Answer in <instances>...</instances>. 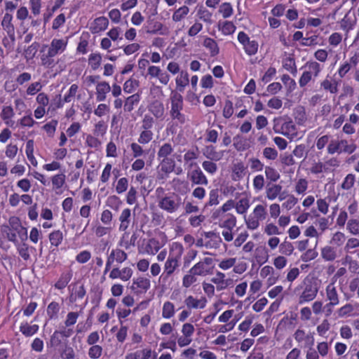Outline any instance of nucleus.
Returning <instances> with one entry per match:
<instances>
[{"label":"nucleus","mask_w":359,"mask_h":359,"mask_svg":"<svg viewBox=\"0 0 359 359\" xmlns=\"http://www.w3.org/2000/svg\"><path fill=\"white\" fill-rule=\"evenodd\" d=\"M73 334V330L71 328H62L60 330H55L50 337L47 346L52 348H57L62 344V339L69 338Z\"/></svg>","instance_id":"1a4fd4ad"},{"label":"nucleus","mask_w":359,"mask_h":359,"mask_svg":"<svg viewBox=\"0 0 359 359\" xmlns=\"http://www.w3.org/2000/svg\"><path fill=\"white\" fill-rule=\"evenodd\" d=\"M321 256L325 261H333L337 257V252L334 248L325 246L321 250Z\"/></svg>","instance_id":"e433bc0d"},{"label":"nucleus","mask_w":359,"mask_h":359,"mask_svg":"<svg viewBox=\"0 0 359 359\" xmlns=\"http://www.w3.org/2000/svg\"><path fill=\"white\" fill-rule=\"evenodd\" d=\"M213 269V259L205 257L203 261L196 263L191 267L189 270V273H193L197 276H205L208 274H212Z\"/></svg>","instance_id":"423d86ee"},{"label":"nucleus","mask_w":359,"mask_h":359,"mask_svg":"<svg viewBox=\"0 0 359 359\" xmlns=\"http://www.w3.org/2000/svg\"><path fill=\"white\" fill-rule=\"evenodd\" d=\"M174 152V147L169 142H165L160 146L157 152L158 159L163 158L170 157L172 154Z\"/></svg>","instance_id":"a878e982"},{"label":"nucleus","mask_w":359,"mask_h":359,"mask_svg":"<svg viewBox=\"0 0 359 359\" xmlns=\"http://www.w3.org/2000/svg\"><path fill=\"white\" fill-rule=\"evenodd\" d=\"M327 298L330 300V305H337L339 304L338 294L334 284L331 283L326 288Z\"/></svg>","instance_id":"7c9ffc66"},{"label":"nucleus","mask_w":359,"mask_h":359,"mask_svg":"<svg viewBox=\"0 0 359 359\" xmlns=\"http://www.w3.org/2000/svg\"><path fill=\"white\" fill-rule=\"evenodd\" d=\"M130 148L134 158H139L148 153L143 149L140 144H139L138 142H133L130 144Z\"/></svg>","instance_id":"052dcab7"},{"label":"nucleus","mask_w":359,"mask_h":359,"mask_svg":"<svg viewBox=\"0 0 359 359\" xmlns=\"http://www.w3.org/2000/svg\"><path fill=\"white\" fill-rule=\"evenodd\" d=\"M347 229L353 235L359 234V219H349L347 223Z\"/></svg>","instance_id":"680f3d73"},{"label":"nucleus","mask_w":359,"mask_h":359,"mask_svg":"<svg viewBox=\"0 0 359 359\" xmlns=\"http://www.w3.org/2000/svg\"><path fill=\"white\" fill-rule=\"evenodd\" d=\"M355 149V144H348V141L346 140H341L340 141L332 140L328 144L327 152L330 154H333L336 152L352 154Z\"/></svg>","instance_id":"39448f33"},{"label":"nucleus","mask_w":359,"mask_h":359,"mask_svg":"<svg viewBox=\"0 0 359 359\" xmlns=\"http://www.w3.org/2000/svg\"><path fill=\"white\" fill-rule=\"evenodd\" d=\"M111 255L114 257L115 261L118 263H122L128 258V255L121 249L112 250L111 252Z\"/></svg>","instance_id":"4d7b16f0"},{"label":"nucleus","mask_w":359,"mask_h":359,"mask_svg":"<svg viewBox=\"0 0 359 359\" xmlns=\"http://www.w3.org/2000/svg\"><path fill=\"white\" fill-rule=\"evenodd\" d=\"M140 101V95L139 93H135L128 97L123 104V109L126 112H131L135 106H137Z\"/></svg>","instance_id":"4be33fe9"},{"label":"nucleus","mask_w":359,"mask_h":359,"mask_svg":"<svg viewBox=\"0 0 359 359\" xmlns=\"http://www.w3.org/2000/svg\"><path fill=\"white\" fill-rule=\"evenodd\" d=\"M282 190V186L276 184H268L266 189V198L269 200L275 199L280 195Z\"/></svg>","instance_id":"cd10ccee"},{"label":"nucleus","mask_w":359,"mask_h":359,"mask_svg":"<svg viewBox=\"0 0 359 359\" xmlns=\"http://www.w3.org/2000/svg\"><path fill=\"white\" fill-rule=\"evenodd\" d=\"M232 171V180L234 181H238L245 176L246 173V167L243 163H237L234 164Z\"/></svg>","instance_id":"bb28decb"},{"label":"nucleus","mask_w":359,"mask_h":359,"mask_svg":"<svg viewBox=\"0 0 359 359\" xmlns=\"http://www.w3.org/2000/svg\"><path fill=\"white\" fill-rule=\"evenodd\" d=\"M236 224V218L232 215H228L227 218L220 224L221 227L228 230L233 229Z\"/></svg>","instance_id":"0e129e2a"},{"label":"nucleus","mask_w":359,"mask_h":359,"mask_svg":"<svg viewBox=\"0 0 359 359\" xmlns=\"http://www.w3.org/2000/svg\"><path fill=\"white\" fill-rule=\"evenodd\" d=\"M213 161H205L202 163L203 168L210 174H215L217 170V165Z\"/></svg>","instance_id":"774afa93"},{"label":"nucleus","mask_w":359,"mask_h":359,"mask_svg":"<svg viewBox=\"0 0 359 359\" xmlns=\"http://www.w3.org/2000/svg\"><path fill=\"white\" fill-rule=\"evenodd\" d=\"M245 222L248 229L251 230L257 229L259 226V220L252 215H249L248 218L245 217Z\"/></svg>","instance_id":"e2e57ef3"},{"label":"nucleus","mask_w":359,"mask_h":359,"mask_svg":"<svg viewBox=\"0 0 359 359\" xmlns=\"http://www.w3.org/2000/svg\"><path fill=\"white\" fill-rule=\"evenodd\" d=\"M158 198L159 208L169 213L175 212L180 207L181 198L175 194H172L161 198L158 197Z\"/></svg>","instance_id":"20e7f679"},{"label":"nucleus","mask_w":359,"mask_h":359,"mask_svg":"<svg viewBox=\"0 0 359 359\" xmlns=\"http://www.w3.org/2000/svg\"><path fill=\"white\" fill-rule=\"evenodd\" d=\"M157 354L150 348H144L126 355V359H156Z\"/></svg>","instance_id":"4468645a"},{"label":"nucleus","mask_w":359,"mask_h":359,"mask_svg":"<svg viewBox=\"0 0 359 359\" xmlns=\"http://www.w3.org/2000/svg\"><path fill=\"white\" fill-rule=\"evenodd\" d=\"M158 160L160 161L161 172H158V178L161 180L167 178L168 175L175 170V159L171 157H167Z\"/></svg>","instance_id":"9d476101"},{"label":"nucleus","mask_w":359,"mask_h":359,"mask_svg":"<svg viewBox=\"0 0 359 359\" xmlns=\"http://www.w3.org/2000/svg\"><path fill=\"white\" fill-rule=\"evenodd\" d=\"M39 329L38 325H30L27 322L22 323L20 326V332L26 337H32L39 331Z\"/></svg>","instance_id":"412c9836"},{"label":"nucleus","mask_w":359,"mask_h":359,"mask_svg":"<svg viewBox=\"0 0 359 359\" xmlns=\"http://www.w3.org/2000/svg\"><path fill=\"white\" fill-rule=\"evenodd\" d=\"M121 203L120 198L115 195L109 196L106 202L107 206L115 210H118Z\"/></svg>","instance_id":"5fc2aeb1"},{"label":"nucleus","mask_w":359,"mask_h":359,"mask_svg":"<svg viewBox=\"0 0 359 359\" xmlns=\"http://www.w3.org/2000/svg\"><path fill=\"white\" fill-rule=\"evenodd\" d=\"M109 25V20L106 17H99L94 20L93 26L91 27L93 33H98L105 30Z\"/></svg>","instance_id":"b1692460"},{"label":"nucleus","mask_w":359,"mask_h":359,"mask_svg":"<svg viewBox=\"0 0 359 359\" xmlns=\"http://www.w3.org/2000/svg\"><path fill=\"white\" fill-rule=\"evenodd\" d=\"M219 191L217 189H212L209 193V200L205 203V208L219 204Z\"/></svg>","instance_id":"8fccbe9b"},{"label":"nucleus","mask_w":359,"mask_h":359,"mask_svg":"<svg viewBox=\"0 0 359 359\" xmlns=\"http://www.w3.org/2000/svg\"><path fill=\"white\" fill-rule=\"evenodd\" d=\"M79 316V314L78 312H69L67 315L66 320H65V328L68 329V327L74 325L76 323Z\"/></svg>","instance_id":"bf43d9fd"},{"label":"nucleus","mask_w":359,"mask_h":359,"mask_svg":"<svg viewBox=\"0 0 359 359\" xmlns=\"http://www.w3.org/2000/svg\"><path fill=\"white\" fill-rule=\"evenodd\" d=\"M154 133L151 130H142L138 137L137 142L141 144H148L153 138Z\"/></svg>","instance_id":"603ef678"},{"label":"nucleus","mask_w":359,"mask_h":359,"mask_svg":"<svg viewBox=\"0 0 359 359\" xmlns=\"http://www.w3.org/2000/svg\"><path fill=\"white\" fill-rule=\"evenodd\" d=\"M191 181L196 184L207 185L208 183L206 177L199 168L191 171Z\"/></svg>","instance_id":"393cba45"},{"label":"nucleus","mask_w":359,"mask_h":359,"mask_svg":"<svg viewBox=\"0 0 359 359\" xmlns=\"http://www.w3.org/2000/svg\"><path fill=\"white\" fill-rule=\"evenodd\" d=\"M306 67L309 70L305 71L299 79V83L301 87H304L311 80L312 75L318 76L320 72V66L316 62H308Z\"/></svg>","instance_id":"0eeeda50"},{"label":"nucleus","mask_w":359,"mask_h":359,"mask_svg":"<svg viewBox=\"0 0 359 359\" xmlns=\"http://www.w3.org/2000/svg\"><path fill=\"white\" fill-rule=\"evenodd\" d=\"M151 286L150 280L144 277L133 279L130 289L137 293L146 292Z\"/></svg>","instance_id":"2eb2a0df"},{"label":"nucleus","mask_w":359,"mask_h":359,"mask_svg":"<svg viewBox=\"0 0 359 359\" xmlns=\"http://www.w3.org/2000/svg\"><path fill=\"white\" fill-rule=\"evenodd\" d=\"M243 315V313H241L235 315L234 318L229 322V323L226 325H221L219 332L222 333L226 332L228 331H230L233 330L234 326L236 325V323L242 318Z\"/></svg>","instance_id":"c03bdc74"},{"label":"nucleus","mask_w":359,"mask_h":359,"mask_svg":"<svg viewBox=\"0 0 359 359\" xmlns=\"http://www.w3.org/2000/svg\"><path fill=\"white\" fill-rule=\"evenodd\" d=\"M0 116L6 124L12 126L11 118L14 116V111L11 106L4 107Z\"/></svg>","instance_id":"58836bf2"},{"label":"nucleus","mask_w":359,"mask_h":359,"mask_svg":"<svg viewBox=\"0 0 359 359\" xmlns=\"http://www.w3.org/2000/svg\"><path fill=\"white\" fill-rule=\"evenodd\" d=\"M203 46L209 50L212 57L217 55L219 52V48L217 42L211 38H205L203 41Z\"/></svg>","instance_id":"f704fd0d"},{"label":"nucleus","mask_w":359,"mask_h":359,"mask_svg":"<svg viewBox=\"0 0 359 359\" xmlns=\"http://www.w3.org/2000/svg\"><path fill=\"white\" fill-rule=\"evenodd\" d=\"M131 219V210L129 208L124 209L119 217V221L121 222L119 226V230L126 231L128 228Z\"/></svg>","instance_id":"5701e85b"},{"label":"nucleus","mask_w":359,"mask_h":359,"mask_svg":"<svg viewBox=\"0 0 359 359\" xmlns=\"http://www.w3.org/2000/svg\"><path fill=\"white\" fill-rule=\"evenodd\" d=\"M304 288L299 296V304H303L314 299L318 292V283L316 280L311 278H306L304 281Z\"/></svg>","instance_id":"7ed1b4c3"},{"label":"nucleus","mask_w":359,"mask_h":359,"mask_svg":"<svg viewBox=\"0 0 359 359\" xmlns=\"http://www.w3.org/2000/svg\"><path fill=\"white\" fill-rule=\"evenodd\" d=\"M207 302V299L205 297L198 299L192 295L188 296L184 299V304L189 309H203L205 307Z\"/></svg>","instance_id":"f3484780"},{"label":"nucleus","mask_w":359,"mask_h":359,"mask_svg":"<svg viewBox=\"0 0 359 359\" xmlns=\"http://www.w3.org/2000/svg\"><path fill=\"white\" fill-rule=\"evenodd\" d=\"M203 156L210 161H218L222 159L223 154L221 151H217L213 145H207L202 150Z\"/></svg>","instance_id":"a211bd4d"},{"label":"nucleus","mask_w":359,"mask_h":359,"mask_svg":"<svg viewBox=\"0 0 359 359\" xmlns=\"http://www.w3.org/2000/svg\"><path fill=\"white\" fill-rule=\"evenodd\" d=\"M139 86V81L134 79L127 80L123 84V91L126 93H133Z\"/></svg>","instance_id":"09e8293b"},{"label":"nucleus","mask_w":359,"mask_h":359,"mask_svg":"<svg viewBox=\"0 0 359 359\" xmlns=\"http://www.w3.org/2000/svg\"><path fill=\"white\" fill-rule=\"evenodd\" d=\"M233 146L238 151H244L246 149V146L248 145L247 142L244 140L241 135H237L233 139Z\"/></svg>","instance_id":"13d9d810"},{"label":"nucleus","mask_w":359,"mask_h":359,"mask_svg":"<svg viewBox=\"0 0 359 359\" xmlns=\"http://www.w3.org/2000/svg\"><path fill=\"white\" fill-rule=\"evenodd\" d=\"M184 252L182 245L178 242L172 243L170 252L163 267V273L165 278L170 277L175 271L179 267L182 255Z\"/></svg>","instance_id":"f257e3e1"},{"label":"nucleus","mask_w":359,"mask_h":359,"mask_svg":"<svg viewBox=\"0 0 359 359\" xmlns=\"http://www.w3.org/2000/svg\"><path fill=\"white\" fill-rule=\"evenodd\" d=\"M238 40L243 45L247 55L251 56L258 51L259 44L257 41H250L249 36L244 32H240L238 34Z\"/></svg>","instance_id":"6e6552de"},{"label":"nucleus","mask_w":359,"mask_h":359,"mask_svg":"<svg viewBox=\"0 0 359 359\" xmlns=\"http://www.w3.org/2000/svg\"><path fill=\"white\" fill-rule=\"evenodd\" d=\"M294 249L293 245L290 242L287 241L286 239L279 246V252L286 256L291 255Z\"/></svg>","instance_id":"de8ad7c7"},{"label":"nucleus","mask_w":359,"mask_h":359,"mask_svg":"<svg viewBox=\"0 0 359 359\" xmlns=\"http://www.w3.org/2000/svg\"><path fill=\"white\" fill-rule=\"evenodd\" d=\"M67 46V39H53L50 44V48L56 53L60 54L64 52Z\"/></svg>","instance_id":"c85d7f7f"},{"label":"nucleus","mask_w":359,"mask_h":359,"mask_svg":"<svg viewBox=\"0 0 359 359\" xmlns=\"http://www.w3.org/2000/svg\"><path fill=\"white\" fill-rule=\"evenodd\" d=\"M111 90V87L107 81H102L96 86V99L98 102L106 100V95Z\"/></svg>","instance_id":"6ab92c4d"},{"label":"nucleus","mask_w":359,"mask_h":359,"mask_svg":"<svg viewBox=\"0 0 359 359\" xmlns=\"http://www.w3.org/2000/svg\"><path fill=\"white\" fill-rule=\"evenodd\" d=\"M13 15L8 13H5L3 20L1 22L2 28L6 32L8 36L13 43L15 40V27L12 23Z\"/></svg>","instance_id":"f8f14e48"},{"label":"nucleus","mask_w":359,"mask_h":359,"mask_svg":"<svg viewBox=\"0 0 359 359\" xmlns=\"http://www.w3.org/2000/svg\"><path fill=\"white\" fill-rule=\"evenodd\" d=\"M189 83V74L186 71H182L180 76L176 78L177 89L180 92H183L184 88Z\"/></svg>","instance_id":"473e14b6"},{"label":"nucleus","mask_w":359,"mask_h":359,"mask_svg":"<svg viewBox=\"0 0 359 359\" xmlns=\"http://www.w3.org/2000/svg\"><path fill=\"white\" fill-rule=\"evenodd\" d=\"M264 169V173L266 179L270 180L271 182H276L280 179V173L274 168L271 166H266Z\"/></svg>","instance_id":"ea45409f"},{"label":"nucleus","mask_w":359,"mask_h":359,"mask_svg":"<svg viewBox=\"0 0 359 359\" xmlns=\"http://www.w3.org/2000/svg\"><path fill=\"white\" fill-rule=\"evenodd\" d=\"M147 22L149 25V29L147 30L148 34H155L158 33L161 35H167L169 33L168 29L164 27L161 22L149 19Z\"/></svg>","instance_id":"dca6fc26"},{"label":"nucleus","mask_w":359,"mask_h":359,"mask_svg":"<svg viewBox=\"0 0 359 359\" xmlns=\"http://www.w3.org/2000/svg\"><path fill=\"white\" fill-rule=\"evenodd\" d=\"M102 353V348L99 345H92L88 350V355L90 358H99Z\"/></svg>","instance_id":"338daca9"},{"label":"nucleus","mask_w":359,"mask_h":359,"mask_svg":"<svg viewBox=\"0 0 359 359\" xmlns=\"http://www.w3.org/2000/svg\"><path fill=\"white\" fill-rule=\"evenodd\" d=\"M148 109L156 118H161L164 115L165 109L163 104L158 100L152 102L148 106Z\"/></svg>","instance_id":"aec40b11"},{"label":"nucleus","mask_w":359,"mask_h":359,"mask_svg":"<svg viewBox=\"0 0 359 359\" xmlns=\"http://www.w3.org/2000/svg\"><path fill=\"white\" fill-rule=\"evenodd\" d=\"M72 278V271L64 272L60 275V278L55 284V287L58 290L64 289Z\"/></svg>","instance_id":"2f4dec72"},{"label":"nucleus","mask_w":359,"mask_h":359,"mask_svg":"<svg viewBox=\"0 0 359 359\" xmlns=\"http://www.w3.org/2000/svg\"><path fill=\"white\" fill-rule=\"evenodd\" d=\"M235 208L238 213L244 214L250 208V200L245 197L241 198L236 204Z\"/></svg>","instance_id":"37998d69"},{"label":"nucleus","mask_w":359,"mask_h":359,"mask_svg":"<svg viewBox=\"0 0 359 359\" xmlns=\"http://www.w3.org/2000/svg\"><path fill=\"white\" fill-rule=\"evenodd\" d=\"M60 304L56 302H51L47 306L46 313L50 320H55L58 318L60 310Z\"/></svg>","instance_id":"c756f323"},{"label":"nucleus","mask_w":359,"mask_h":359,"mask_svg":"<svg viewBox=\"0 0 359 359\" xmlns=\"http://www.w3.org/2000/svg\"><path fill=\"white\" fill-rule=\"evenodd\" d=\"M189 8L187 6H183L176 10L172 15V20L175 22L181 21L189 13Z\"/></svg>","instance_id":"a18cd8bd"},{"label":"nucleus","mask_w":359,"mask_h":359,"mask_svg":"<svg viewBox=\"0 0 359 359\" xmlns=\"http://www.w3.org/2000/svg\"><path fill=\"white\" fill-rule=\"evenodd\" d=\"M170 100L171 104L170 113L183 110V97L180 93L176 90H172L170 95Z\"/></svg>","instance_id":"ddd939ff"},{"label":"nucleus","mask_w":359,"mask_h":359,"mask_svg":"<svg viewBox=\"0 0 359 359\" xmlns=\"http://www.w3.org/2000/svg\"><path fill=\"white\" fill-rule=\"evenodd\" d=\"M294 117L297 124L304 125L307 120L304 107L302 106L297 107L294 110Z\"/></svg>","instance_id":"c9c22d12"},{"label":"nucleus","mask_w":359,"mask_h":359,"mask_svg":"<svg viewBox=\"0 0 359 359\" xmlns=\"http://www.w3.org/2000/svg\"><path fill=\"white\" fill-rule=\"evenodd\" d=\"M102 62V55L100 53H91L88 57V65L93 70L97 69Z\"/></svg>","instance_id":"79ce46f5"},{"label":"nucleus","mask_w":359,"mask_h":359,"mask_svg":"<svg viewBox=\"0 0 359 359\" xmlns=\"http://www.w3.org/2000/svg\"><path fill=\"white\" fill-rule=\"evenodd\" d=\"M321 87L330 93L335 94L338 92V83L336 81L325 79L320 84Z\"/></svg>","instance_id":"a19ab883"},{"label":"nucleus","mask_w":359,"mask_h":359,"mask_svg":"<svg viewBox=\"0 0 359 359\" xmlns=\"http://www.w3.org/2000/svg\"><path fill=\"white\" fill-rule=\"evenodd\" d=\"M161 247V246L158 241L156 240L155 238H151L149 240L148 244L147 245V251L151 255H154L159 250Z\"/></svg>","instance_id":"6e6d98bb"},{"label":"nucleus","mask_w":359,"mask_h":359,"mask_svg":"<svg viewBox=\"0 0 359 359\" xmlns=\"http://www.w3.org/2000/svg\"><path fill=\"white\" fill-rule=\"evenodd\" d=\"M197 254L198 252L196 250H189L183 258V267L188 268L192 260L196 258Z\"/></svg>","instance_id":"69168bd1"},{"label":"nucleus","mask_w":359,"mask_h":359,"mask_svg":"<svg viewBox=\"0 0 359 359\" xmlns=\"http://www.w3.org/2000/svg\"><path fill=\"white\" fill-rule=\"evenodd\" d=\"M69 290L70 292L69 301L72 303L75 302L77 299H83L86 294L83 284H80L79 282L72 283L69 286Z\"/></svg>","instance_id":"9b49d317"},{"label":"nucleus","mask_w":359,"mask_h":359,"mask_svg":"<svg viewBox=\"0 0 359 359\" xmlns=\"http://www.w3.org/2000/svg\"><path fill=\"white\" fill-rule=\"evenodd\" d=\"M273 129L276 133H281L290 139H293L297 135V127L288 117H280L274 119Z\"/></svg>","instance_id":"f03ea898"},{"label":"nucleus","mask_w":359,"mask_h":359,"mask_svg":"<svg viewBox=\"0 0 359 359\" xmlns=\"http://www.w3.org/2000/svg\"><path fill=\"white\" fill-rule=\"evenodd\" d=\"M1 231L8 241L13 242L15 245H18L16 233L9 226L2 225L1 226Z\"/></svg>","instance_id":"72a5a7b5"},{"label":"nucleus","mask_w":359,"mask_h":359,"mask_svg":"<svg viewBox=\"0 0 359 359\" xmlns=\"http://www.w3.org/2000/svg\"><path fill=\"white\" fill-rule=\"evenodd\" d=\"M63 234L60 230L54 231L49 234V240L51 245L56 247L61 244Z\"/></svg>","instance_id":"49530a36"},{"label":"nucleus","mask_w":359,"mask_h":359,"mask_svg":"<svg viewBox=\"0 0 359 359\" xmlns=\"http://www.w3.org/2000/svg\"><path fill=\"white\" fill-rule=\"evenodd\" d=\"M252 215L259 221L265 219L267 215L266 208L262 205H257L253 210Z\"/></svg>","instance_id":"3c124183"},{"label":"nucleus","mask_w":359,"mask_h":359,"mask_svg":"<svg viewBox=\"0 0 359 359\" xmlns=\"http://www.w3.org/2000/svg\"><path fill=\"white\" fill-rule=\"evenodd\" d=\"M39 46H40L39 43H38V42L32 43L29 46H28L25 50V57L27 59H32L35 56Z\"/></svg>","instance_id":"864d4df0"},{"label":"nucleus","mask_w":359,"mask_h":359,"mask_svg":"<svg viewBox=\"0 0 359 359\" xmlns=\"http://www.w3.org/2000/svg\"><path fill=\"white\" fill-rule=\"evenodd\" d=\"M175 313L174 304L170 302H165L163 305L162 317L165 319H169L174 316Z\"/></svg>","instance_id":"4c0bfd02"}]
</instances>
